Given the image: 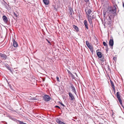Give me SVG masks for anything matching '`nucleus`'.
I'll list each match as a JSON object with an SVG mask.
<instances>
[{
  "instance_id": "obj_5",
  "label": "nucleus",
  "mask_w": 124,
  "mask_h": 124,
  "mask_svg": "<svg viewBox=\"0 0 124 124\" xmlns=\"http://www.w3.org/2000/svg\"><path fill=\"white\" fill-rule=\"evenodd\" d=\"M0 57H1L2 59L5 60L6 59L7 56L4 54H0Z\"/></svg>"
},
{
  "instance_id": "obj_29",
  "label": "nucleus",
  "mask_w": 124,
  "mask_h": 124,
  "mask_svg": "<svg viewBox=\"0 0 124 124\" xmlns=\"http://www.w3.org/2000/svg\"><path fill=\"white\" fill-rule=\"evenodd\" d=\"M123 6L124 7V3L123 4Z\"/></svg>"
},
{
  "instance_id": "obj_16",
  "label": "nucleus",
  "mask_w": 124,
  "mask_h": 124,
  "mask_svg": "<svg viewBox=\"0 0 124 124\" xmlns=\"http://www.w3.org/2000/svg\"><path fill=\"white\" fill-rule=\"evenodd\" d=\"M116 95L118 99L121 98L119 95V92H117V93Z\"/></svg>"
},
{
  "instance_id": "obj_19",
  "label": "nucleus",
  "mask_w": 124,
  "mask_h": 124,
  "mask_svg": "<svg viewBox=\"0 0 124 124\" xmlns=\"http://www.w3.org/2000/svg\"><path fill=\"white\" fill-rule=\"evenodd\" d=\"M92 12V11L91 10L89 9L88 10V13L89 14H90Z\"/></svg>"
},
{
  "instance_id": "obj_14",
  "label": "nucleus",
  "mask_w": 124,
  "mask_h": 124,
  "mask_svg": "<svg viewBox=\"0 0 124 124\" xmlns=\"http://www.w3.org/2000/svg\"><path fill=\"white\" fill-rule=\"evenodd\" d=\"M84 23L85 26L86 28L88 29V24L87 23V21L86 20H85L84 21Z\"/></svg>"
},
{
  "instance_id": "obj_18",
  "label": "nucleus",
  "mask_w": 124,
  "mask_h": 124,
  "mask_svg": "<svg viewBox=\"0 0 124 124\" xmlns=\"http://www.w3.org/2000/svg\"><path fill=\"white\" fill-rule=\"evenodd\" d=\"M5 66L6 67H7L9 70H11V69L9 68V66L8 65H6Z\"/></svg>"
},
{
  "instance_id": "obj_2",
  "label": "nucleus",
  "mask_w": 124,
  "mask_h": 124,
  "mask_svg": "<svg viewBox=\"0 0 124 124\" xmlns=\"http://www.w3.org/2000/svg\"><path fill=\"white\" fill-rule=\"evenodd\" d=\"M45 101H49L50 99V98L49 95H45L43 97Z\"/></svg>"
},
{
  "instance_id": "obj_17",
  "label": "nucleus",
  "mask_w": 124,
  "mask_h": 124,
  "mask_svg": "<svg viewBox=\"0 0 124 124\" xmlns=\"http://www.w3.org/2000/svg\"><path fill=\"white\" fill-rule=\"evenodd\" d=\"M73 27L76 30V31H78V28L77 27V26L74 25H73Z\"/></svg>"
},
{
  "instance_id": "obj_13",
  "label": "nucleus",
  "mask_w": 124,
  "mask_h": 124,
  "mask_svg": "<svg viewBox=\"0 0 124 124\" xmlns=\"http://www.w3.org/2000/svg\"><path fill=\"white\" fill-rule=\"evenodd\" d=\"M56 121L57 123L59 124H65L64 123L61 122L60 120L57 119L56 120Z\"/></svg>"
},
{
  "instance_id": "obj_6",
  "label": "nucleus",
  "mask_w": 124,
  "mask_h": 124,
  "mask_svg": "<svg viewBox=\"0 0 124 124\" xmlns=\"http://www.w3.org/2000/svg\"><path fill=\"white\" fill-rule=\"evenodd\" d=\"M69 96L71 98L70 100H73L74 99V98L73 94L71 93H69Z\"/></svg>"
},
{
  "instance_id": "obj_10",
  "label": "nucleus",
  "mask_w": 124,
  "mask_h": 124,
  "mask_svg": "<svg viewBox=\"0 0 124 124\" xmlns=\"http://www.w3.org/2000/svg\"><path fill=\"white\" fill-rule=\"evenodd\" d=\"M113 41L112 39H111L109 41V45L110 46H112L113 45Z\"/></svg>"
},
{
  "instance_id": "obj_21",
  "label": "nucleus",
  "mask_w": 124,
  "mask_h": 124,
  "mask_svg": "<svg viewBox=\"0 0 124 124\" xmlns=\"http://www.w3.org/2000/svg\"><path fill=\"white\" fill-rule=\"evenodd\" d=\"M59 104H61V105L63 107H64V105L60 101H59Z\"/></svg>"
},
{
  "instance_id": "obj_7",
  "label": "nucleus",
  "mask_w": 124,
  "mask_h": 124,
  "mask_svg": "<svg viewBox=\"0 0 124 124\" xmlns=\"http://www.w3.org/2000/svg\"><path fill=\"white\" fill-rule=\"evenodd\" d=\"M3 20L4 22L6 23L8 21V19L7 17L5 16H3L2 17Z\"/></svg>"
},
{
  "instance_id": "obj_25",
  "label": "nucleus",
  "mask_w": 124,
  "mask_h": 124,
  "mask_svg": "<svg viewBox=\"0 0 124 124\" xmlns=\"http://www.w3.org/2000/svg\"><path fill=\"white\" fill-rule=\"evenodd\" d=\"M55 107H56L58 108H60H60L59 106H55Z\"/></svg>"
},
{
  "instance_id": "obj_15",
  "label": "nucleus",
  "mask_w": 124,
  "mask_h": 124,
  "mask_svg": "<svg viewBox=\"0 0 124 124\" xmlns=\"http://www.w3.org/2000/svg\"><path fill=\"white\" fill-rule=\"evenodd\" d=\"M44 3L46 5H48L49 3V1L47 0H43Z\"/></svg>"
},
{
  "instance_id": "obj_23",
  "label": "nucleus",
  "mask_w": 124,
  "mask_h": 124,
  "mask_svg": "<svg viewBox=\"0 0 124 124\" xmlns=\"http://www.w3.org/2000/svg\"><path fill=\"white\" fill-rule=\"evenodd\" d=\"M56 78L57 81L58 82H59L60 81H59V78H58V77H56Z\"/></svg>"
},
{
  "instance_id": "obj_9",
  "label": "nucleus",
  "mask_w": 124,
  "mask_h": 124,
  "mask_svg": "<svg viewBox=\"0 0 124 124\" xmlns=\"http://www.w3.org/2000/svg\"><path fill=\"white\" fill-rule=\"evenodd\" d=\"M71 87L73 91L75 93V94H76V91L75 88L74 86L73 85H71Z\"/></svg>"
},
{
  "instance_id": "obj_20",
  "label": "nucleus",
  "mask_w": 124,
  "mask_h": 124,
  "mask_svg": "<svg viewBox=\"0 0 124 124\" xmlns=\"http://www.w3.org/2000/svg\"><path fill=\"white\" fill-rule=\"evenodd\" d=\"M118 100H119V102L120 103V104H122V101L121 100V98L118 99Z\"/></svg>"
},
{
  "instance_id": "obj_27",
  "label": "nucleus",
  "mask_w": 124,
  "mask_h": 124,
  "mask_svg": "<svg viewBox=\"0 0 124 124\" xmlns=\"http://www.w3.org/2000/svg\"><path fill=\"white\" fill-rule=\"evenodd\" d=\"M84 0L85 2H87L89 0Z\"/></svg>"
},
{
  "instance_id": "obj_1",
  "label": "nucleus",
  "mask_w": 124,
  "mask_h": 124,
  "mask_svg": "<svg viewBox=\"0 0 124 124\" xmlns=\"http://www.w3.org/2000/svg\"><path fill=\"white\" fill-rule=\"evenodd\" d=\"M116 8L115 7H113L112 8H109L107 9L106 12L108 14H114L116 12Z\"/></svg>"
},
{
  "instance_id": "obj_8",
  "label": "nucleus",
  "mask_w": 124,
  "mask_h": 124,
  "mask_svg": "<svg viewBox=\"0 0 124 124\" xmlns=\"http://www.w3.org/2000/svg\"><path fill=\"white\" fill-rule=\"evenodd\" d=\"M97 54L98 57L100 58L102 57V55L101 53V52H97Z\"/></svg>"
},
{
  "instance_id": "obj_26",
  "label": "nucleus",
  "mask_w": 124,
  "mask_h": 124,
  "mask_svg": "<svg viewBox=\"0 0 124 124\" xmlns=\"http://www.w3.org/2000/svg\"><path fill=\"white\" fill-rule=\"evenodd\" d=\"M113 59H114V60H115L116 59V58L115 57H114Z\"/></svg>"
},
{
  "instance_id": "obj_3",
  "label": "nucleus",
  "mask_w": 124,
  "mask_h": 124,
  "mask_svg": "<svg viewBox=\"0 0 124 124\" xmlns=\"http://www.w3.org/2000/svg\"><path fill=\"white\" fill-rule=\"evenodd\" d=\"M87 17L90 23H92V16H90L89 15H88V14L86 12Z\"/></svg>"
},
{
  "instance_id": "obj_12",
  "label": "nucleus",
  "mask_w": 124,
  "mask_h": 124,
  "mask_svg": "<svg viewBox=\"0 0 124 124\" xmlns=\"http://www.w3.org/2000/svg\"><path fill=\"white\" fill-rule=\"evenodd\" d=\"M13 45L15 47H17L18 46V44L14 40L13 42Z\"/></svg>"
},
{
  "instance_id": "obj_11",
  "label": "nucleus",
  "mask_w": 124,
  "mask_h": 124,
  "mask_svg": "<svg viewBox=\"0 0 124 124\" xmlns=\"http://www.w3.org/2000/svg\"><path fill=\"white\" fill-rule=\"evenodd\" d=\"M110 83H111V85L114 91H115V87L114 85L113 82L111 80H110Z\"/></svg>"
},
{
  "instance_id": "obj_28",
  "label": "nucleus",
  "mask_w": 124,
  "mask_h": 124,
  "mask_svg": "<svg viewBox=\"0 0 124 124\" xmlns=\"http://www.w3.org/2000/svg\"><path fill=\"white\" fill-rule=\"evenodd\" d=\"M47 41H48V43H50V42L48 40Z\"/></svg>"
},
{
  "instance_id": "obj_22",
  "label": "nucleus",
  "mask_w": 124,
  "mask_h": 124,
  "mask_svg": "<svg viewBox=\"0 0 124 124\" xmlns=\"http://www.w3.org/2000/svg\"><path fill=\"white\" fill-rule=\"evenodd\" d=\"M103 44L104 46H106L107 45V44L105 42H103Z\"/></svg>"
},
{
  "instance_id": "obj_4",
  "label": "nucleus",
  "mask_w": 124,
  "mask_h": 124,
  "mask_svg": "<svg viewBox=\"0 0 124 124\" xmlns=\"http://www.w3.org/2000/svg\"><path fill=\"white\" fill-rule=\"evenodd\" d=\"M86 43L87 46L90 48L91 50L93 48L90 45L88 41H86Z\"/></svg>"
},
{
  "instance_id": "obj_24",
  "label": "nucleus",
  "mask_w": 124,
  "mask_h": 124,
  "mask_svg": "<svg viewBox=\"0 0 124 124\" xmlns=\"http://www.w3.org/2000/svg\"><path fill=\"white\" fill-rule=\"evenodd\" d=\"M106 12H103V15L104 16H105V15L106 14Z\"/></svg>"
}]
</instances>
